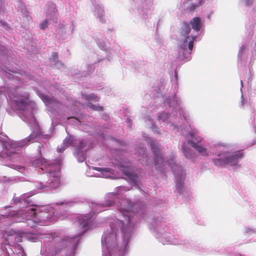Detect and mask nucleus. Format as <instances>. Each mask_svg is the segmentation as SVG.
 <instances>
[{
  "instance_id": "1",
  "label": "nucleus",
  "mask_w": 256,
  "mask_h": 256,
  "mask_svg": "<svg viewBox=\"0 0 256 256\" xmlns=\"http://www.w3.org/2000/svg\"><path fill=\"white\" fill-rule=\"evenodd\" d=\"M33 165L40 167L45 171V174L48 178L44 187L49 189H55L60 184V168L58 164L48 163L44 158H39L33 162Z\"/></svg>"
},
{
  "instance_id": "2",
  "label": "nucleus",
  "mask_w": 256,
  "mask_h": 256,
  "mask_svg": "<svg viewBox=\"0 0 256 256\" xmlns=\"http://www.w3.org/2000/svg\"><path fill=\"white\" fill-rule=\"evenodd\" d=\"M190 25L184 22L181 29L180 34L184 38L180 40L178 48V57L182 60H190V55L192 50L194 41L196 40L197 35L188 36L190 32Z\"/></svg>"
},
{
  "instance_id": "3",
  "label": "nucleus",
  "mask_w": 256,
  "mask_h": 256,
  "mask_svg": "<svg viewBox=\"0 0 256 256\" xmlns=\"http://www.w3.org/2000/svg\"><path fill=\"white\" fill-rule=\"evenodd\" d=\"M168 166L174 173L175 177V185L176 192L180 196L184 194L186 190L184 184L186 176V172L182 166L178 165L175 160L172 158L165 160L161 156V172L162 167Z\"/></svg>"
},
{
  "instance_id": "4",
  "label": "nucleus",
  "mask_w": 256,
  "mask_h": 256,
  "mask_svg": "<svg viewBox=\"0 0 256 256\" xmlns=\"http://www.w3.org/2000/svg\"><path fill=\"white\" fill-rule=\"evenodd\" d=\"M180 100L175 94L164 99V104H167L170 108H172V114H168L166 112L161 113V120H162L163 122H166V124H168V120L170 122L172 121V124L174 127H178V124H176V122L173 120L174 117L178 116V115L180 116H182L184 120H186V114L180 107Z\"/></svg>"
},
{
  "instance_id": "5",
  "label": "nucleus",
  "mask_w": 256,
  "mask_h": 256,
  "mask_svg": "<svg viewBox=\"0 0 256 256\" xmlns=\"http://www.w3.org/2000/svg\"><path fill=\"white\" fill-rule=\"evenodd\" d=\"M212 154H216L218 156L217 158L212 159L213 162L216 166H236L239 162V159L242 157V153L241 152H223L220 153L213 152Z\"/></svg>"
},
{
  "instance_id": "6",
  "label": "nucleus",
  "mask_w": 256,
  "mask_h": 256,
  "mask_svg": "<svg viewBox=\"0 0 256 256\" xmlns=\"http://www.w3.org/2000/svg\"><path fill=\"white\" fill-rule=\"evenodd\" d=\"M14 102L18 110H24L31 102L28 93L24 92L20 94H16L14 96Z\"/></svg>"
},
{
  "instance_id": "7",
  "label": "nucleus",
  "mask_w": 256,
  "mask_h": 256,
  "mask_svg": "<svg viewBox=\"0 0 256 256\" xmlns=\"http://www.w3.org/2000/svg\"><path fill=\"white\" fill-rule=\"evenodd\" d=\"M35 137V136L30 134L24 140L21 142H7L4 144V146L6 148L8 151L10 153H16V150H19L20 148L24 146L29 142L33 140Z\"/></svg>"
},
{
  "instance_id": "8",
  "label": "nucleus",
  "mask_w": 256,
  "mask_h": 256,
  "mask_svg": "<svg viewBox=\"0 0 256 256\" xmlns=\"http://www.w3.org/2000/svg\"><path fill=\"white\" fill-rule=\"evenodd\" d=\"M170 230L169 228L164 227L162 229V231H161V242L163 244H178L180 243L173 240L172 238V234L170 232Z\"/></svg>"
},
{
  "instance_id": "9",
  "label": "nucleus",
  "mask_w": 256,
  "mask_h": 256,
  "mask_svg": "<svg viewBox=\"0 0 256 256\" xmlns=\"http://www.w3.org/2000/svg\"><path fill=\"white\" fill-rule=\"evenodd\" d=\"M188 142L191 145L192 147L194 144H199L202 140V138L198 136V132L196 130H192L188 133V135L187 136Z\"/></svg>"
},
{
  "instance_id": "10",
  "label": "nucleus",
  "mask_w": 256,
  "mask_h": 256,
  "mask_svg": "<svg viewBox=\"0 0 256 256\" xmlns=\"http://www.w3.org/2000/svg\"><path fill=\"white\" fill-rule=\"evenodd\" d=\"M182 150L186 158L190 160L192 162L196 160V156L195 152L187 146L186 142L182 144Z\"/></svg>"
},
{
  "instance_id": "11",
  "label": "nucleus",
  "mask_w": 256,
  "mask_h": 256,
  "mask_svg": "<svg viewBox=\"0 0 256 256\" xmlns=\"http://www.w3.org/2000/svg\"><path fill=\"white\" fill-rule=\"evenodd\" d=\"M190 24L192 28L197 32L200 30L202 26V23L200 18L195 17L190 21Z\"/></svg>"
},
{
  "instance_id": "12",
  "label": "nucleus",
  "mask_w": 256,
  "mask_h": 256,
  "mask_svg": "<svg viewBox=\"0 0 256 256\" xmlns=\"http://www.w3.org/2000/svg\"><path fill=\"white\" fill-rule=\"evenodd\" d=\"M120 170L134 184L137 182V176L136 174L132 173L126 168L123 166H120Z\"/></svg>"
},
{
  "instance_id": "13",
  "label": "nucleus",
  "mask_w": 256,
  "mask_h": 256,
  "mask_svg": "<svg viewBox=\"0 0 256 256\" xmlns=\"http://www.w3.org/2000/svg\"><path fill=\"white\" fill-rule=\"evenodd\" d=\"M92 216L90 214L86 216H81L78 218V224L82 228H85L88 224Z\"/></svg>"
},
{
  "instance_id": "14",
  "label": "nucleus",
  "mask_w": 256,
  "mask_h": 256,
  "mask_svg": "<svg viewBox=\"0 0 256 256\" xmlns=\"http://www.w3.org/2000/svg\"><path fill=\"white\" fill-rule=\"evenodd\" d=\"M30 196H27L24 194L20 198H13V201L14 203H22V202H26L29 205H33V202L30 200Z\"/></svg>"
},
{
  "instance_id": "15",
  "label": "nucleus",
  "mask_w": 256,
  "mask_h": 256,
  "mask_svg": "<svg viewBox=\"0 0 256 256\" xmlns=\"http://www.w3.org/2000/svg\"><path fill=\"white\" fill-rule=\"evenodd\" d=\"M192 148L203 156H209V151L206 148L200 146V144L198 145L194 144Z\"/></svg>"
},
{
  "instance_id": "16",
  "label": "nucleus",
  "mask_w": 256,
  "mask_h": 256,
  "mask_svg": "<svg viewBox=\"0 0 256 256\" xmlns=\"http://www.w3.org/2000/svg\"><path fill=\"white\" fill-rule=\"evenodd\" d=\"M6 212L2 216L6 218H13L16 217L18 214V212L12 210V207L11 206L6 208Z\"/></svg>"
},
{
  "instance_id": "17",
  "label": "nucleus",
  "mask_w": 256,
  "mask_h": 256,
  "mask_svg": "<svg viewBox=\"0 0 256 256\" xmlns=\"http://www.w3.org/2000/svg\"><path fill=\"white\" fill-rule=\"evenodd\" d=\"M75 144V143H74V138L71 136H67L64 141V144L66 146H74Z\"/></svg>"
},
{
  "instance_id": "18",
  "label": "nucleus",
  "mask_w": 256,
  "mask_h": 256,
  "mask_svg": "<svg viewBox=\"0 0 256 256\" xmlns=\"http://www.w3.org/2000/svg\"><path fill=\"white\" fill-rule=\"evenodd\" d=\"M88 106L90 109L95 111L102 112L104 110V108L102 106H100L98 104L94 105L93 104L92 102H88L87 104Z\"/></svg>"
},
{
  "instance_id": "19",
  "label": "nucleus",
  "mask_w": 256,
  "mask_h": 256,
  "mask_svg": "<svg viewBox=\"0 0 256 256\" xmlns=\"http://www.w3.org/2000/svg\"><path fill=\"white\" fill-rule=\"evenodd\" d=\"M84 98L88 100H94L96 102H98L100 100L99 98L96 94H82Z\"/></svg>"
},
{
  "instance_id": "20",
  "label": "nucleus",
  "mask_w": 256,
  "mask_h": 256,
  "mask_svg": "<svg viewBox=\"0 0 256 256\" xmlns=\"http://www.w3.org/2000/svg\"><path fill=\"white\" fill-rule=\"evenodd\" d=\"M191 1L192 2V4L190 7V10L192 11L196 7L201 4L202 0H191Z\"/></svg>"
},
{
  "instance_id": "21",
  "label": "nucleus",
  "mask_w": 256,
  "mask_h": 256,
  "mask_svg": "<svg viewBox=\"0 0 256 256\" xmlns=\"http://www.w3.org/2000/svg\"><path fill=\"white\" fill-rule=\"evenodd\" d=\"M94 169L98 172H112V170L109 168L96 167L94 168Z\"/></svg>"
},
{
  "instance_id": "22",
  "label": "nucleus",
  "mask_w": 256,
  "mask_h": 256,
  "mask_svg": "<svg viewBox=\"0 0 256 256\" xmlns=\"http://www.w3.org/2000/svg\"><path fill=\"white\" fill-rule=\"evenodd\" d=\"M170 78H171V81L172 82H176H176L178 81V73L176 71V70H175L174 71V76L170 75Z\"/></svg>"
},
{
  "instance_id": "23",
  "label": "nucleus",
  "mask_w": 256,
  "mask_h": 256,
  "mask_svg": "<svg viewBox=\"0 0 256 256\" xmlns=\"http://www.w3.org/2000/svg\"><path fill=\"white\" fill-rule=\"evenodd\" d=\"M48 21L47 20H43L40 24V28L41 30H44L48 27Z\"/></svg>"
},
{
  "instance_id": "24",
  "label": "nucleus",
  "mask_w": 256,
  "mask_h": 256,
  "mask_svg": "<svg viewBox=\"0 0 256 256\" xmlns=\"http://www.w3.org/2000/svg\"><path fill=\"white\" fill-rule=\"evenodd\" d=\"M14 240L16 242H22V237L20 236H16L14 238Z\"/></svg>"
},
{
  "instance_id": "25",
  "label": "nucleus",
  "mask_w": 256,
  "mask_h": 256,
  "mask_svg": "<svg viewBox=\"0 0 256 256\" xmlns=\"http://www.w3.org/2000/svg\"><path fill=\"white\" fill-rule=\"evenodd\" d=\"M246 103V102H245L244 96L242 94L241 96V102H240V106H244L245 105V104Z\"/></svg>"
},
{
  "instance_id": "26",
  "label": "nucleus",
  "mask_w": 256,
  "mask_h": 256,
  "mask_svg": "<svg viewBox=\"0 0 256 256\" xmlns=\"http://www.w3.org/2000/svg\"><path fill=\"white\" fill-rule=\"evenodd\" d=\"M245 2L246 5L247 6H250L253 0H244Z\"/></svg>"
},
{
  "instance_id": "27",
  "label": "nucleus",
  "mask_w": 256,
  "mask_h": 256,
  "mask_svg": "<svg viewBox=\"0 0 256 256\" xmlns=\"http://www.w3.org/2000/svg\"><path fill=\"white\" fill-rule=\"evenodd\" d=\"M246 48V46L245 44H243L240 48V50H239V54H240V53H242L245 50Z\"/></svg>"
},
{
  "instance_id": "28",
  "label": "nucleus",
  "mask_w": 256,
  "mask_h": 256,
  "mask_svg": "<svg viewBox=\"0 0 256 256\" xmlns=\"http://www.w3.org/2000/svg\"><path fill=\"white\" fill-rule=\"evenodd\" d=\"M51 4H52V6L53 7V8L54 9V12H55V13L56 12H58V10L56 8V4H54V3H52V2Z\"/></svg>"
},
{
  "instance_id": "29",
  "label": "nucleus",
  "mask_w": 256,
  "mask_h": 256,
  "mask_svg": "<svg viewBox=\"0 0 256 256\" xmlns=\"http://www.w3.org/2000/svg\"><path fill=\"white\" fill-rule=\"evenodd\" d=\"M80 146H79V148L80 149H82L84 147V144H83V142L82 141H80Z\"/></svg>"
},
{
  "instance_id": "30",
  "label": "nucleus",
  "mask_w": 256,
  "mask_h": 256,
  "mask_svg": "<svg viewBox=\"0 0 256 256\" xmlns=\"http://www.w3.org/2000/svg\"><path fill=\"white\" fill-rule=\"evenodd\" d=\"M28 222V226H30V227H32H32L34 226V224H30V222H32V220H28V222Z\"/></svg>"
},
{
  "instance_id": "31",
  "label": "nucleus",
  "mask_w": 256,
  "mask_h": 256,
  "mask_svg": "<svg viewBox=\"0 0 256 256\" xmlns=\"http://www.w3.org/2000/svg\"><path fill=\"white\" fill-rule=\"evenodd\" d=\"M52 56L54 59H57L58 58V54L57 52H54Z\"/></svg>"
},
{
  "instance_id": "32",
  "label": "nucleus",
  "mask_w": 256,
  "mask_h": 256,
  "mask_svg": "<svg viewBox=\"0 0 256 256\" xmlns=\"http://www.w3.org/2000/svg\"><path fill=\"white\" fill-rule=\"evenodd\" d=\"M17 247H18V250H22V252H23V253L24 252V250H23V248H22V246H21V245H20V244H18V245H17Z\"/></svg>"
},
{
  "instance_id": "33",
  "label": "nucleus",
  "mask_w": 256,
  "mask_h": 256,
  "mask_svg": "<svg viewBox=\"0 0 256 256\" xmlns=\"http://www.w3.org/2000/svg\"><path fill=\"white\" fill-rule=\"evenodd\" d=\"M216 147L220 149V150H221V148L223 147V146L221 144H217Z\"/></svg>"
},
{
  "instance_id": "34",
  "label": "nucleus",
  "mask_w": 256,
  "mask_h": 256,
  "mask_svg": "<svg viewBox=\"0 0 256 256\" xmlns=\"http://www.w3.org/2000/svg\"><path fill=\"white\" fill-rule=\"evenodd\" d=\"M86 232V229H84L83 230H82V232L78 235V236H82L84 233L85 232Z\"/></svg>"
},
{
  "instance_id": "35",
  "label": "nucleus",
  "mask_w": 256,
  "mask_h": 256,
  "mask_svg": "<svg viewBox=\"0 0 256 256\" xmlns=\"http://www.w3.org/2000/svg\"><path fill=\"white\" fill-rule=\"evenodd\" d=\"M49 99H50V98H48V97H46V98H45V100H46L47 102H48Z\"/></svg>"
},
{
  "instance_id": "36",
  "label": "nucleus",
  "mask_w": 256,
  "mask_h": 256,
  "mask_svg": "<svg viewBox=\"0 0 256 256\" xmlns=\"http://www.w3.org/2000/svg\"><path fill=\"white\" fill-rule=\"evenodd\" d=\"M158 162V160H154V162H155V165L156 166H157V162Z\"/></svg>"
},
{
  "instance_id": "37",
  "label": "nucleus",
  "mask_w": 256,
  "mask_h": 256,
  "mask_svg": "<svg viewBox=\"0 0 256 256\" xmlns=\"http://www.w3.org/2000/svg\"><path fill=\"white\" fill-rule=\"evenodd\" d=\"M41 147H42V144H40V145L38 146V148H40Z\"/></svg>"
},
{
  "instance_id": "38",
  "label": "nucleus",
  "mask_w": 256,
  "mask_h": 256,
  "mask_svg": "<svg viewBox=\"0 0 256 256\" xmlns=\"http://www.w3.org/2000/svg\"><path fill=\"white\" fill-rule=\"evenodd\" d=\"M46 178H45V180H44V182H42V184H44V182H46V180H46Z\"/></svg>"
},
{
  "instance_id": "39",
  "label": "nucleus",
  "mask_w": 256,
  "mask_h": 256,
  "mask_svg": "<svg viewBox=\"0 0 256 256\" xmlns=\"http://www.w3.org/2000/svg\"><path fill=\"white\" fill-rule=\"evenodd\" d=\"M46 178H45V180H44V182H42V184H44V182H46V180H46Z\"/></svg>"
},
{
  "instance_id": "40",
  "label": "nucleus",
  "mask_w": 256,
  "mask_h": 256,
  "mask_svg": "<svg viewBox=\"0 0 256 256\" xmlns=\"http://www.w3.org/2000/svg\"><path fill=\"white\" fill-rule=\"evenodd\" d=\"M240 83H241V86H242V88L243 86L242 80H240Z\"/></svg>"
},
{
  "instance_id": "41",
  "label": "nucleus",
  "mask_w": 256,
  "mask_h": 256,
  "mask_svg": "<svg viewBox=\"0 0 256 256\" xmlns=\"http://www.w3.org/2000/svg\"><path fill=\"white\" fill-rule=\"evenodd\" d=\"M107 238L106 239L105 242H106Z\"/></svg>"
},
{
  "instance_id": "42",
  "label": "nucleus",
  "mask_w": 256,
  "mask_h": 256,
  "mask_svg": "<svg viewBox=\"0 0 256 256\" xmlns=\"http://www.w3.org/2000/svg\"><path fill=\"white\" fill-rule=\"evenodd\" d=\"M254 129H256V128H254ZM255 131H256V130H255Z\"/></svg>"
}]
</instances>
